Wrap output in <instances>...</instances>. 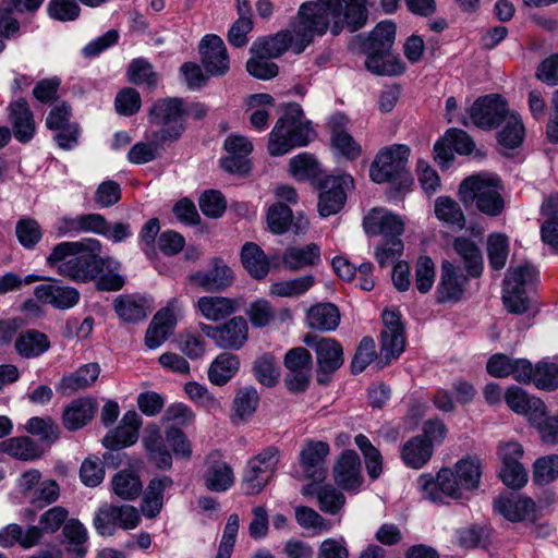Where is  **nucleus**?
Returning a JSON list of instances; mask_svg holds the SVG:
<instances>
[{
  "mask_svg": "<svg viewBox=\"0 0 558 558\" xmlns=\"http://www.w3.org/2000/svg\"><path fill=\"white\" fill-rule=\"evenodd\" d=\"M523 454V447L518 441L509 440L498 445L497 456L501 462L499 476L508 487L519 489L527 483V472L520 461Z\"/></svg>",
  "mask_w": 558,
  "mask_h": 558,
  "instance_id": "nucleus-14",
  "label": "nucleus"
},
{
  "mask_svg": "<svg viewBox=\"0 0 558 558\" xmlns=\"http://www.w3.org/2000/svg\"><path fill=\"white\" fill-rule=\"evenodd\" d=\"M433 452L432 444L417 435L402 446L401 459L407 466L418 470L430 460Z\"/></svg>",
  "mask_w": 558,
  "mask_h": 558,
  "instance_id": "nucleus-38",
  "label": "nucleus"
},
{
  "mask_svg": "<svg viewBox=\"0 0 558 558\" xmlns=\"http://www.w3.org/2000/svg\"><path fill=\"white\" fill-rule=\"evenodd\" d=\"M533 384L542 390L558 388V364L543 360L535 365Z\"/></svg>",
  "mask_w": 558,
  "mask_h": 558,
  "instance_id": "nucleus-62",
  "label": "nucleus"
},
{
  "mask_svg": "<svg viewBox=\"0 0 558 558\" xmlns=\"http://www.w3.org/2000/svg\"><path fill=\"white\" fill-rule=\"evenodd\" d=\"M187 114L183 101L179 98H165L156 101L150 109L151 123L160 126V141H175L184 131Z\"/></svg>",
  "mask_w": 558,
  "mask_h": 558,
  "instance_id": "nucleus-9",
  "label": "nucleus"
},
{
  "mask_svg": "<svg viewBox=\"0 0 558 558\" xmlns=\"http://www.w3.org/2000/svg\"><path fill=\"white\" fill-rule=\"evenodd\" d=\"M111 488L122 500H135L143 490L140 475L133 470H121L111 478Z\"/></svg>",
  "mask_w": 558,
  "mask_h": 558,
  "instance_id": "nucleus-43",
  "label": "nucleus"
},
{
  "mask_svg": "<svg viewBox=\"0 0 558 558\" xmlns=\"http://www.w3.org/2000/svg\"><path fill=\"white\" fill-rule=\"evenodd\" d=\"M329 452V446L323 441L307 442L300 452V463L308 478L318 481L325 477L323 463Z\"/></svg>",
  "mask_w": 558,
  "mask_h": 558,
  "instance_id": "nucleus-30",
  "label": "nucleus"
},
{
  "mask_svg": "<svg viewBox=\"0 0 558 558\" xmlns=\"http://www.w3.org/2000/svg\"><path fill=\"white\" fill-rule=\"evenodd\" d=\"M143 446L149 459L162 470L171 469L173 457L187 461L193 454V446L187 435L174 426L166 430L165 439L159 427L149 426L143 437Z\"/></svg>",
  "mask_w": 558,
  "mask_h": 558,
  "instance_id": "nucleus-5",
  "label": "nucleus"
},
{
  "mask_svg": "<svg viewBox=\"0 0 558 558\" xmlns=\"http://www.w3.org/2000/svg\"><path fill=\"white\" fill-rule=\"evenodd\" d=\"M239 307L234 299L210 295L202 296L196 301V308L201 315L209 322H219L229 317Z\"/></svg>",
  "mask_w": 558,
  "mask_h": 558,
  "instance_id": "nucleus-34",
  "label": "nucleus"
},
{
  "mask_svg": "<svg viewBox=\"0 0 558 558\" xmlns=\"http://www.w3.org/2000/svg\"><path fill=\"white\" fill-rule=\"evenodd\" d=\"M410 148L393 144L381 149L369 169L371 179L376 183H398L402 187L413 183L408 171Z\"/></svg>",
  "mask_w": 558,
  "mask_h": 558,
  "instance_id": "nucleus-6",
  "label": "nucleus"
},
{
  "mask_svg": "<svg viewBox=\"0 0 558 558\" xmlns=\"http://www.w3.org/2000/svg\"><path fill=\"white\" fill-rule=\"evenodd\" d=\"M41 532L38 526H29L26 531L21 525L12 523L0 530V546L12 547L20 544L23 548L34 547L39 543Z\"/></svg>",
  "mask_w": 558,
  "mask_h": 558,
  "instance_id": "nucleus-40",
  "label": "nucleus"
},
{
  "mask_svg": "<svg viewBox=\"0 0 558 558\" xmlns=\"http://www.w3.org/2000/svg\"><path fill=\"white\" fill-rule=\"evenodd\" d=\"M349 21V0H315L301 4L290 29L278 32L271 37L259 38L251 47L252 53L278 58L288 49L301 53L315 36H323L328 29L338 35Z\"/></svg>",
  "mask_w": 558,
  "mask_h": 558,
  "instance_id": "nucleus-1",
  "label": "nucleus"
},
{
  "mask_svg": "<svg viewBox=\"0 0 558 558\" xmlns=\"http://www.w3.org/2000/svg\"><path fill=\"white\" fill-rule=\"evenodd\" d=\"M494 511L511 522H521L534 518L535 504L518 493H505L494 499Z\"/></svg>",
  "mask_w": 558,
  "mask_h": 558,
  "instance_id": "nucleus-20",
  "label": "nucleus"
},
{
  "mask_svg": "<svg viewBox=\"0 0 558 558\" xmlns=\"http://www.w3.org/2000/svg\"><path fill=\"white\" fill-rule=\"evenodd\" d=\"M364 64L369 72L380 76H398L407 70L402 59L390 50L367 53Z\"/></svg>",
  "mask_w": 558,
  "mask_h": 558,
  "instance_id": "nucleus-32",
  "label": "nucleus"
},
{
  "mask_svg": "<svg viewBox=\"0 0 558 558\" xmlns=\"http://www.w3.org/2000/svg\"><path fill=\"white\" fill-rule=\"evenodd\" d=\"M284 365L288 369L286 386L292 392L304 391L312 377L313 360L310 352L302 348H293L286 353Z\"/></svg>",
  "mask_w": 558,
  "mask_h": 558,
  "instance_id": "nucleus-16",
  "label": "nucleus"
},
{
  "mask_svg": "<svg viewBox=\"0 0 558 558\" xmlns=\"http://www.w3.org/2000/svg\"><path fill=\"white\" fill-rule=\"evenodd\" d=\"M348 119L344 113H335L329 120L331 150L338 160L349 158Z\"/></svg>",
  "mask_w": 558,
  "mask_h": 558,
  "instance_id": "nucleus-46",
  "label": "nucleus"
},
{
  "mask_svg": "<svg viewBox=\"0 0 558 558\" xmlns=\"http://www.w3.org/2000/svg\"><path fill=\"white\" fill-rule=\"evenodd\" d=\"M289 171L298 181H311L319 184L323 180V170L319 162L308 153H301L292 157L289 161Z\"/></svg>",
  "mask_w": 558,
  "mask_h": 558,
  "instance_id": "nucleus-41",
  "label": "nucleus"
},
{
  "mask_svg": "<svg viewBox=\"0 0 558 558\" xmlns=\"http://www.w3.org/2000/svg\"><path fill=\"white\" fill-rule=\"evenodd\" d=\"M183 390L192 402L208 412L221 409V401L204 385L196 381H187Z\"/></svg>",
  "mask_w": 558,
  "mask_h": 558,
  "instance_id": "nucleus-60",
  "label": "nucleus"
},
{
  "mask_svg": "<svg viewBox=\"0 0 558 558\" xmlns=\"http://www.w3.org/2000/svg\"><path fill=\"white\" fill-rule=\"evenodd\" d=\"M504 397L508 408L514 413L523 415L529 423L536 422L543 413L544 401L529 395L520 387H509Z\"/></svg>",
  "mask_w": 558,
  "mask_h": 558,
  "instance_id": "nucleus-27",
  "label": "nucleus"
},
{
  "mask_svg": "<svg viewBox=\"0 0 558 558\" xmlns=\"http://www.w3.org/2000/svg\"><path fill=\"white\" fill-rule=\"evenodd\" d=\"M502 122L505 124L497 135L498 143L508 149H513L522 143L524 137L522 120L515 112H508Z\"/></svg>",
  "mask_w": 558,
  "mask_h": 558,
  "instance_id": "nucleus-55",
  "label": "nucleus"
},
{
  "mask_svg": "<svg viewBox=\"0 0 558 558\" xmlns=\"http://www.w3.org/2000/svg\"><path fill=\"white\" fill-rule=\"evenodd\" d=\"M304 342L315 349L318 364V381L324 383L323 374L335 372L343 363L342 349L335 340L329 338L316 340L313 337H306Z\"/></svg>",
  "mask_w": 558,
  "mask_h": 558,
  "instance_id": "nucleus-23",
  "label": "nucleus"
},
{
  "mask_svg": "<svg viewBox=\"0 0 558 558\" xmlns=\"http://www.w3.org/2000/svg\"><path fill=\"white\" fill-rule=\"evenodd\" d=\"M240 360L238 355L222 352L218 354L208 367V380L214 386H225L228 384L239 372Z\"/></svg>",
  "mask_w": 558,
  "mask_h": 558,
  "instance_id": "nucleus-36",
  "label": "nucleus"
},
{
  "mask_svg": "<svg viewBox=\"0 0 558 558\" xmlns=\"http://www.w3.org/2000/svg\"><path fill=\"white\" fill-rule=\"evenodd\" d=\"M254 374L262 385L272 387L278 383L280 368L272 355L264 354L256 360Z\"/></svg>",
  "mask_w": 558,
  "mask_h": 558,
  "instance_id": "nucleus-63",
  "label": "nucleus"
},
{
  "mask_svg": "<svg viewBox=\"0 0 558 558\" xmlns=\"http://www.w3.org/2000/svg\"><path fill=\"white\" fill-rule=\"evenodd\" d=\"M453 247L464 260L465 267L471 276H478L483 269V258L478 247L465 238H458Z\"/></svg>",
  "mask_w": 558,
  "mask_h": 558,
  "instance_id": "nucleus-59",
  "label": "nucleus"
},
{
  "mask_svg": "<svg viewBox=\"0 0 558 558\" xmlns=\"http://www.w3.org/2000/svg\"><path fill=\"white\" fill-rule=\"evenodd\" d=\"M114 310L122 320L135 323L146 318L149 305L144 298L121 295L114 301Z\"/></svg>",
  "mask_w": 558,
  "mask_h": 558,
  "instance_id": "nucleus-48",
  "label": "nucleus"
},
{
  "mask_svg": "<svg viewBox=\"0 0 558 558\" xmlns=\"http://www.w3.org/2000/svg\"><path fill=\"white\" fill-rule=\"evenodd\" d=\"M416 486L423 497L433 502H442L445 498L461 499L464 494L453 468H442L436 476L429 473L421 474L416 480Z\"/></svg>",
  "mask_w": 558,
  "mask_h": 558,
  "instance_id": "nucleus-11",
  "label": "nucleus"
},
{
  "mask_svg": "<svg viewBox=\"0 0 558 558\" xmlns=\"http://www.w3.org/2000/svg\"><path fill=\"white\" fill-rule=\"evenodd\" d=\"M173 486L170 476L161 475L154 477L147 484L141 502V515L147 519L156 518L162 510L165 493Z\"/></svg>",
  "mask_w": 558,
  "mask_h": 558,
  "instance_id": "nucleus-29",
  "label": "nucleus"
},
{
  "mask_svg": "<svg viewBox=\"0 0 558 558\" xmlns=\"http://www.w3.org/2000/svg\"><path fill=\"white\" fill-rule=\"evenodd\" d=\"M384 328L381 330V344L379 363L381 367L398 359L405 348V338L400 313L397 310L383 312Z\"/></svg>",
  "mask_w": 558,
  "mask_h": 558,
  "instance_id": "nucleus-15",
  "label": "nucleus"
},
{
  "mask_svg": "<svg viewBox=\"0 0 558 558\" xmlns=\"http://www.w3.org/2000/svg\"><path fill=\"white\" fill-rule=\"evenodd\" d=\"M191 282L205 290H223L233 281V272L221 259H214L211 269L190 276Z\"/></svg>",
  "mask_w": 558,
  "mask_h": 558,
  "instance_id": "nucleus-31",
  "label": "nucleus"
},
{
  "mask_svg": "<svg viewBox=\"0 0 558 558\" xmlns=\"http://www.w3.org/2000/svg\"><path fill=\"white\" fill-rule=\"evenodd\" d=\"M508 112L502 97L488 95L474 101L470 109V117L476 126L492 129L501 123Z\"/></svg>",
  "mask_w": 558,
  "mask_h": 558,
  "instance_id": "nucleus-18",
  "label": "nucleus"
},
{
  "mask_svg": "<svg viewBox=\"0 0 558 558\" xmlns=\"http://www.w3.org/2000/svg\"><path fill=\"white\" fill-rule=\"evenodd\" d=\"M354 444L363 456L368 476L372 480L378 478L383 472V458L379 450L363 434L354 437Z\"/></svg>",
  "mask_w": 558,
  "mask_h": 558,
  "instance_id": "nucleus-53",
  "label": "nucleus"
},
{
  "mask_svg": "<svg viewBox=\"0 0 558 558\" xmlns=\"http://www.w3.org/2000/svg\"><path fill=\"white\" fill-rule=\"evenodd\" d=\"M141 424V416L135 411H128L119 426L104 437L102 444L109 449H120L134 445L138 439Z\"/></svg>",
  "mask_w": 558,
  "mask_h": 558,
  "instance_id": "nucleus-28",
  "label": "nucleus"
},
{
  "mask_svg": "<svg viewBox=\"0 0 558 558\" xmlns=\"http://www.w3.org/2000/svg\"><path fill=\"white\" fill-rule=\"evenodd\" d=\"M502 189L496 174L483 172L465 178L460 183L458 195L465 206L473 205L485 216L498 217L506 207Z\"/></svg>",
  "mask_w": 558,
  "mask_h": 558,
  "instance_id": "nucleus-4",
  "label": "nucleus"
},
{
  "mask_svg": "<svg viewBox=\"0 0 558 558\" xmlns=\"http://www.w3.org/2000/svg\"><path fill=\"white\" fill-rule=\"evenodd\" d=\"M275 107L274 98L269 94H256L248 98L250 123L257 131L268 126L269 114Z\"/></svg>",
  "mask_w": 558,
  "mask_h": 558,
  "instance_id": "nucleus-49",
  "label": "nucleus"
},
{
  "mask_svg": "<svg viewBox=\"0 0 558 558\" xmlns=\"http://www.w3.org/2000/svg\"><path fill=\"white\" fill-rule=\"evenodd\" d=\"M199 329L223 350H240L248 339V325L242 316H234L216 326L201 323Z\"/></svg>",
  "mask_w": 558,
  "mask_h": 558,
  "instance_id": "nucleus-12",
  "label": "nucleus"
},
{
  "mask_svg": "<svg viewBox=\"0 0 558 558\" xmlns=\"http://www.w3.org/2000/svg\"><path fill=\"white\" fill-rule=\"evenodd\" d=\"M320 260L319 247L311 243L304 247H290L283 254V264L290 270L316 265Z\"/></svg>",
  "mask_w": 558,
  "mask_h": 558,
  "instance_id": "nucleus-52",
  "label": "nucleus"
},
{
  "mask_svg": "<svg viewBox=\"0 0 558 558\" xmlns=\"http://www.w3.org/2000/svg\"><path fill=\"white\" fill-rule=\"evenodd\" d=\"M453 469L458 475V481L464 492H471L478 488L483 473L482 461L475 457L460 459Z\"/></svg>",
  "mask_w": 558,
  "mask_h": 558,
  "instance_id": "nucleus-50",
  "label": "nucleus"
},
{
  "mask_svg": "<svg viewBox=\"0 0 558 558\" xmlns=\"http://www.w3.org/2000/svg\"><path fill=\"white\" fill-rule=\"evenodd\" d=\"M100 374V366L97 363H88L81 366L74 373L63 376L60 389L63 392H73L90 387Z\"/></svg>",
  "mask_w": 558,
  "mask_h": 558,
  "instance_id": "nucleus-45",
  "label": "nucleus"
},
{
  "mask_svg": "<svg viewBox=\"0 0 558 558\" xmlns=\"http://www.w3.org/2000/svg\"><path fill=\"white\" fill-rule=\"evenodd\" d=\"M183 316V304L178 298L170 299L153 317L146 335L145 344L149 349L160 347L173 332L178 320Z\"/></svg>",
  "mask_w": 558,
  "mask_h": 558,
  "instance_id": "nucleus-13",
  "label": "nucleus"
},
{
  "mask_svg": "<svg viewBox=\"0 0 558 558\" xmlns=\"http://www.w3.org/2000/svg\"><path fill=\"white\" fill-rule=\"evenodd\" d=\"M435 215L441 222L459 230L465 225L460 205L448 196H440L435 201Z\"/></svg>",
  "mask_w": 558,
  "mask_h": 558,
  "instance_id": "nucleus-54",
  "label": "nucleus"
},
{
  "mask_svg": "<svg viewBox=\"0 0 558 558\" xmlns=\"http://www.w3.org/2000/svg\"><path fill=\"white\" fill-rule=\"evenodd\" d=\"M345 179L343 175H329L319 182L322 193L318 201L320 216L328 217L337 214L344 205L347 194L344 191Z\"/></svg>",
  "mask_w": 558,
  "mask_h": 558,
  "instance_id": "nucleus-25",
  "label": "nucleus"
},
{
  "mask_svg": "<svg viewBox=\"0 0 558 558\" xmlns=\"http://www.w3.org/2000/svg\"><path fill=\"white\" fill-rule=\"evenodd\" d=\"M280 459L276 447H267L252 457L246 464L242 486L247 495H257L274 477Z\"/></svg>",
  "mask_w": 558,
  "mask_h": 558,
  "instance_id": "nucleus-10",
  "label": "nucleus"
},
{
  "mask_svg": "<svg viewBox=\"0 0 558 558\" xmlns=\"http://www.w3.org/2000/svg\"><path fill=\"white\" fill-rule=\"evenodd\" d=\"M364 228L368 234L399 238L404 231V222L400 216L385 208H373L364 218Z\"/></svg>",
  "mask_w": 558,
  "mask_h": 558,
  "instance_id": "nucleus-26",
  "label": "nucleus"
},
{
  "mask_svg": "<svg viewBox=\"0 0 558 558\" xmlns=\"http://www.w3.org/2000/svg\"><path fill=\"white\" fill-rule=\"evenodd\" d=\"M202 62L211 75H223L229 70V57L223 40L214 34L203 37L199 45Z\"/></svg>",
  "mask_w": 558,
  "mask_h": 558,
  "instance_id": "nucleus-24",
  "label": "nucleus"
},
{
  "mask_svg": "<svg viewBox=\"0 0 558 558\" xmlns=\"http://www.w3.org/2000/svg\"><path fill=\"white\" fill-rule=\"evenodd\" d=\"M313 276H302L290 280L276 281L269 287V293L280 298H294L304 294L314 284Z\"/></svg>",
  "mask_w": 558,
  "mask_h": 558,
  "instance_id": "nucleus-58",
  "label": "nucleus"
},
{
  "mask_svg": "<svg viewBox=\"0 0 558 558\" xmlns=\"http://www.w3.org/2000/svg\"><path fill=\"white\" fill-rule=\"evenodd\" d=\"M50 347L47 336L38 330H27L21 333L15 340L16 352L24 357L31 359L45 353Z\"/></svg>",
  "mask_w": 558,
  "mask_h": 558,
  "instance_id": "nucleus-51",
  "label": "nucleus"
},
{
  "mask_svg": "<svg viewBox=\"0 0 558 558\" xmlns=\"http://www.w3.org/2000/svg\"><path fill=\"white\" fill-rule=\"evenodd\" d=\"M396 31L397 26L392 21H381L367 37L357 35L354 39H351V46L356 47L364 54L391 50L396 39Z\"/></svg>",
  "mask_w": 558,
  "mask_h": 558,
  "instance_id": "nucleus-22",
  "label": "nucleus"
},
{
  "mask_svg": "<svg viewBox=\"0 0 558 558\" xmlns=\"http://www.w3.org/2000/svg\"><path fill=\"white\" fill-rule=\"evenodd\" d=\"M100 251V242L93 238L61 242L47 257V265L54 268L60 276L86 282L94 279L99 271Z\"/></svg>",
  "mask_w": 558,
  "mask_h": 558,
  "instance_id": "nucleus-2",
  "label": "nucleus"
},
{
  "mask_svg": "<svg viewBox=\"0 0 558 558\" xmlns=\"http://www.w3.org/2000/svg\"><path fill=\"white\" fill-rule=\"evenodd\" d=\"M9 110L15 138L22 143L31 141L35 133V121L27 102L17 99L10 105Z\"/></svg>",
  "mask_w": 558,
  "mask_h": 558,
  "instance_id": "nucleus-33",
  "label": "nucleus"
},
{
  "mask_svg": "<svg viewBox=\"0 0 558 558\" xmlns=\"http://www.w3.org/2000/svg\"><path fill=\"white\" fill-rule=\"evenodd\" d=\"M241 260L248 274L256 279L266 277L269 271V259L255 243L247 242L243 245Z\"/></svg>",
  "mask_w": 558,
  "mask_h": 558,
  "instance_id": "nucleus-47",
  "label": "nucleus"
},
{
  "mask_svg": "<svg viewBox=\"0 0 558 558\" xmlns=\"http://www.w3.org/2000/svg\"><path fill=\"white\" fill-rule=\"evenodd\" d=\"M142 521L140 510L129 504H104L94 515V527L101 536H112L118 529L130 531L136 529Z\"/></svg>",
  "mask_w": 558,
  "mask_h": 558,
  "instance_id": "nucleus-8",
  "label": "nucleus"
},
{
  "mask_svg": "<svg viewBox=\"0 0 558 558\" xmlns=\"http://www.w3.org/2000/svg\"><path fill=\"white\" fill-rule=\"evenodd\" d=\"M259 404V396L254 387L239 389L233 398L230 418L234 424L248 422Z\"/></svg>",
  "mask_w": 558,
  "mask_h": 558,
  "instance_id": "nucleus-35",
  "label": "nucleus"
},
{
  "mask_svg": "<svg viewBox=\"0 0 558 558\" xmlns=\"http://www.w3.org/2000/svg\"><path fill=\"white\" fill-rule=\"evenodd\" d=\"M541 214L545 218L541 228L542 240L558 250V194L544 198Z\"/></svg>",
  "mask_w": 558,
  "mask_h": 558,
  "instance_id": "nucleus-37",
  "label": "nucleus"
},
{
  "mask_svg": "<svg viewBox=\"0 0 558 558\" xmlns=\"http://www.w3.org/2000/svg\"><path fill=\"white\" fill-rule=\"evenodd\" d=\"M314 137L315 131L304 119L301 106L289 104L269 134L268 151L271 156H282L294 147L307 145Z\"/></svg>",
  "mask_w": 558,
  "mask_h": 558,
  "instance_id": "nucleus-3",
  "label": "nucleus"
},
{
  "mask_svg": "<svg viewBox=\"0 0 558 558\" xmlns=\"http://www.w3.org/2000/svg\"><path fill=\"white\" fill-rule=\"evenodd\" d=\"M2 450L20 460H34L40 456V450L28 437H14L2 442Z\"/></svg>",
  "mask_w": 558,
  "mask_h": 558,
  "instance_id": "nucleus-61",
  "label": "nucleus"
},
{
  "mask_svg": "<svg viewBox=\"0 0 558 558\" xmlns=\"http://www.w3.org/2000/svg\"><path fill=\"white\" fill-rule=\"evenodd\" d=\"M537 278L536 268L527 262L510 266L502 289V301L509 312L521 314L529 308L527 291L534 287Z\"/></svg>",
  "mask_w": 558,
  "mask_h": 558,
  "instance_id": "nucleus-7",
  "label": "nucleus"
},
{
  "mask_svg": "<svg viewBox=\"0 0 558 558\" xmlns=\"http://www.w3.org/2000/svg\"><path fill=\"white\" fill-rule=\"evenodd\" d=\"M203 482L207 489L215 493L229 490L235 482L233 469L218 451L210 452L204 461Z\"/></svg>",
  "mask_w": 558,
  "mask_h": 558,
  "instance_id": "nucleus-17",
  "label": "nucleus"
},
{
  "mask_svg": "<svg viewBox=\"0 0 558 558\" xmlns=\"http://www.w3.org/2000/svg\"><path fill=\"white\" fill-rule=\"evenodd\" d=\"M34 296L40 304L62 311L74 307L80 301V293L75 288L62 284L56 279L36 286Z\"/></svg>",
  "mask_w": 558,
  "mask_h": 558,
  "instance_id": "nucleus-19",
  "label": "nucleus"
},
{
  "mask_svg": "<svg viewBox=\"0 0 558 558\" xmlns=\"http://www.w3.org/2000/svg\"><path fill=\"white\" fill-rule=\"evenodd\" d=\"M464 279L457 276L451 263L445 262L441 265V277L437 293L440 302L458 301L463 294Z\"/></svg>",
  "mask_w": 558,
  "mask_h": 558,
  "instance_id": "nucleus-44",
  "label": "nucleus"
},
{
  "mask_svg": "<svg viewBox=\"0 0 558 558\" xmlns=\"http://www.w3.org/2000/svg\"><path fill=\"white\" fill-rule=\"evenodd\" d=\"M339 322V311L331 303L316 304L306 313V324L312 329L330 331L338 327Z\"/></svg>",
  "mask_w": 558,
  "mask_h": 558,
  "instance_id": "nucleus-42",
  "label": "nucleus"
},
{
  "mask_svg": "<svg viewBox=\"0 0 558 558\" xmlns=\"http://www.w3.org/2000/svg\"><path fill=\"white\" fill-rule=\"evenodd\" d=\"M96 404L92 399L78 398L73 400L63 412V424L69 430H76L92 421Z\"/></svg>",
  "mask_w": 558,
  "mask_h": 558,
  "instance_id": "nucleus-39",
  "label": "nucleus"
},
{
  "mask_svg": "<svg viewBox=\"0 0 558 558\" xmlns=\"http://www.w3.org/2000/svg\"><path fill=\"white\" fill-rule=\"evenodd\" d=\"M63 534L68 541V549L76 558H84L87 551L88 533L86 527L78 520H70L63 529Z\"/></svg>",
  "mask_w": 558,
  "mask_h": 558,
  "instance_id": "nucleus-57",
  "label": "nucleus"
},
{
  "mask_svg": "<svg viewBox=\"0 0 558 558\" xmlns=\"http://www.w3.org/2000/svg\"><path fill=\"white\" fill-rule=\"evenodd\" d=\"M558 477V454L536 459L533 465V480L537 484H548Z\"/></svg>",
  "mask_w": 558,
  "mask_h": 558,
  "instance_id": "nucleus-64",
  "label": "nucleus"
},
{
  "mask_svg": "<svg viewBox=\"0 0 558 558\" xmlns=\"http://www.w3.org/2000/svg\"><path fill=\"white\" fill-rule=\"evenodd\" d=\"M294 518L302 529L311 531L313 535H320L331 530L330 521L326 520L313 508L306 506L295 507Z\"/></svg>",
  "mask_w": 558,
  "mask_h": 558,
  "instance_id": "nucleus-56",
  "label": "nucleus"
},
{
  "mask_svg": "<svg viewBox=\"0 0 558 558\" xmlns=\"http://www.w3.org/2000/svg\"><path fill=\"white\" fill-rule=\"evenodd\" d=\"M226 155L220 159L221 167L231 173H246L250 170L248 156L253 144L245 136L231 134L225 141Z\"/></svg>",
  "mask_w": 558,
  "mask_h": 558,
  "instance_id": "nucleus-21",
  "label": "nucleus"
}]
</instances>
